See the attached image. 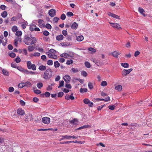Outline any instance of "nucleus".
I'll return each instance as SVG.
<instances>
[{"label":"nucleus","mask_w":152,"mask_h":152,"mask_svg":"<svg viewBox=\"0 0 152 152\" xmlns=\"http://www.w3.org/2000/svg\"><path fill=\"white\" fill-rule=\"evenodd\" d=\"M62 137H63L64 139H69L71 138H72L73 139H77V137L76 136H73L66 135H63L62 136Z\"/></svg>","instance_id":"9b49d317"},{"label":"nucleus","mask_w":152,"mask_h":152,"mask_svg":"<svg viewBox=\"0 0 152 152\" xmlns=\"http://www.w3.org/2000/svg\"><path fill=\"white\" fill-rule=\"evenodd\" d=\"M81 74L83 76L85 77L87 76L88 75L87 73L84 71H83L82 72Z\"/></svg>","instance_id":"09e8293b"},{"label":"nucleus","mask_w":152,"mask_h":152,"mask_svg":"<svg viewBox=\"0 0 152 152\" xmlns=\"http://www.w3.org/2000/svg\"><path fill=\"white\" fill-rule=\"evenodd\" d=\"M121 54V52H118L117 51H115L113 52L112 53V55L114 57L117 58L118 55Z\"/></svg>","instance_id":"a211bd4d"},{"label":"nucleus","mask_w":152,"mask_h":152,"mask_svg":"<svg viewBox=\"0 0 152 152\" xmlns=\"http://www.w3.org/2000/svg\"><path fill=\"white\" fill-rule=\"evenodd\" d=\"M52 75L51 69L49 68L45 70L44 73L43 78L44 79L48 80L50 79Z\"/></svg>","instance_id":"f03ea898"},{"label":"nucleus","mask_w":152,"mask_h":152,"mask_svg":"<svg viewBox=\"0 0 152 152\" xmlns=\"http://www.w3.org/2000/svg\"><path fill=\"white\" fill-rule=\"evenodd\" d=\"M1 42L4 46H5L7 44V39L3 37L2 39H1Z\"/></svg>","instance_id":"5701e85b"},{"label":"nucleus","mask_w":152,"mask_h":152,"mask_svg":"<svg viewBox=\"0 0 152 152\" xmlns=\"http://www.w3.org/2000/svg\"><path fill=\"white\" fill-rule=\"evenodd\" d=\"M38 69L40 71H45L46 69V66L42 65L40 66Z\"/></svg>","instance_id":"b1692460"},{"label":"nucleus","mask_w":152,"mask_h":152,"mask_svg":"<svg viewBox=\"0 0 152 152\" xmlns=\"http://www.w3.org/2000/svg\"><path fill=\"white\" fill-rule=\"evenodd\" d=\"M138 10L139 12L144 17L146 16V15L144 13V12H145V11L141 7H139Z\"/></svg>","instance_id":"6ab92c4d"},{"label":"nucleus","mask_w":152,"mask_h":152,"mask_svg":"<svg viewBox=\"0 0 152 152\" xmlns=\"http://www.w3.org/2000/svg\"><path fill=\"white\" fill-rule=\"evenodd\" d=\"M40 56V53L38 52H35L33 54H31L30 56H34L39 57Z\"/></svg>","instance_id":"473e14b6"},{"label":"nucleus","mask_w":152,"mask_h":152,"mask_svg":"<svg viewBox=\"0 0 152 152\" xmlns=\"http://www.w3.org/2000/svg\"><path fill=\"white\" fill-rule=\"evenodd\" d=\"M115 106L114 105H110L108 106L109 108L111 110H113L115 108Z\"/></svg>","instance_id":"bf43d9fd"},{"label":"nucleus","mask_w":152,"mask_h":152,"mask_svg":"<svg viewBox=\"0 0 152 152\" xmlns=\"http://www.w3.org/2000/svg\"><path fill=\"white\" fill-rule=\"evenodd\" d=\"M49 34V32L47 31H45L43 32V34L45 36H48Z\"/></svg>","instance_id":"603ef678"},{"label":"nucleus","mask_w":152,"mask_h":152,"mask_svg":"<svg viewBox=\"0 0 152 152\" xmlns=\"http://www.w3.org/2000/svg\"><path fill=\"white\" fill-rule=\"evenodd\" d=\"M9 56L11 57L14 58L15 57L16 54L14 53H10Z\"/></svg>","instance_id":"052dcab7"},{"label":"nucleus","mask_w":152,"mask_h":152,"mask_svg":"<svg viewBox=\"0 0 152 152\" xmlns=\"http://www.w3.org/2000/svg\"><path fill=\"white\" fill-rule=\"evenodd\" d=\"M63 38L64 36L62 34H60L58 35L56 37V39L58 41L63 40Z\"/></svg>","instance_id":"4be33fe9"},{"label":"nucleus","mask_w":152,"mask_h":152,"mask_svg":"<svg viewBox=\"0 0 152 152\" xmlns=\"http://www.w3.org/2000/svg\"><path fill=\"white\" fill-rule=\"evenodd\" d=\"M45 27L48 29H50L51 28L52 26L50 24L48 23L45 25Z\"/></svg>","instance_id":"8fccbe9b"},{"label":"nucleus","mask_w":152,"mask_h":152,"mask_svg":"<svg viewBox=\"0 0 152 152\" xmlns=\"http://www.w3.org/2000/svg\"><path fill=\"white\" fill-rule=\"evenodd\" d=\"M8 13L6 11H4L1 13V16L3 18H6L7 15Z\"/></svg>","instance_id":"a878e982"},{"label":"nucleus","mask_w":152,"mask_h":152,"mask_svg":"<svg viewBox=\"0 0 152 152\" xmlns=\"http://www.w3.org/2000/svg\"><path fill=\"white\" fill-rule=\"evenodd\" d=\"M66 15L68 17H70L71 16H73L74 15L72 12H69L67 13Z\"/></svg>","instance_id":"a18cd8bd"},{"label":"nucleus","mask_w":152,"mask_h":152,"mask_svg":"<svg viewBox=\"0 0 152 152\" xmlns=\"http://www.w3.org/2000/svg\"><path fill=\"white\" fill-rule=\"evenodd\" d=\"M72 71L74 73L77 72H78V69L77 68H73L72 69Z\"/></svg>","instance_id":"5fc2aeb1"},{"label":"nucleus","mask_w":152,"mask_h":152,"mask_svg":"<svg viewBox=\"0 0 152 152\" xmlns=\"http://www.w3.org/2000/svg\"><path fill=\"white\" fill-rule=\"evenodd\" d=\"M48 13L50 17H53L56 14V11L54 9H52L49 11Z\"/></svg>","instance_id":"1a4fd4ad"},{"label":"nucleus","mask_w":152,"mask_h":152,"mask_svg":"<svg viewBox=\"0 0 152 152\" xmlns=\"http://www.w3.org/2000/svg\"><path fill=\"white\" fill-rule=\"evenodd\" d=\"M133 69L130 68L129 69H124L122 71V75L123 76H125L129 74L132 70Z\"/></svg>","instance_id":"39448f33"},{"label":"nucleus","mask_w":152,"mask_h":152,"mask_svg":"<svg viewBox=\"0 0 152 152\" xmlns=\"http://www.w3.org/2000/svg\"><path fill=\"white\" fill-rule=\"evenodd\" d=\"M65 87H66L67 88H68L69 89H70L72 88L71 86V85L69 84H66Z\"/></svg>","instance_id":"774afa93"},{"label":"nucleus","mask_w":152,"mask_h":152,"mask_svg":"<svg viewBox=\"0 0 152 152\" xmlns=\"http://www.w3.org/2000/svg\"><path fill=\"white\" fill-rule=\"evenodd\" d=\"M121 65L125 68H128L129 66V64L126 63H122L121 64Z\"/></svg>","instance_id":"393cba45"},{"label":"nucleus","mask_w":152,"mask_h":152,"mask_svg":"<svg viewBox=\"0 0 152 152\" xmlns=\"http://www.w3.org/2000/svg\"><path fill=\"white\" fill-rule=\"evenodd\" d=\"M88 50L91 52L92 53H94L96 52V50L92 48H88Z\"/></svg>","instance_id":"2f4dec72"},{"label":"nucleus","mask_w":152,"mask_h":152,"mask_svg":"<svg viewBox=\"0 0 152 152\" xmlns=\"http://www.w3.org/2000/svg\"><path fill=\"white\" fill-rule=\"evenodd\" d=\"M17 113L18 114L21 115H23L25 114V112L24 110L21 108L18 109L17 110Z\"/></svg>","instance_id":"ddd939ff"},{"label":"nucleus","mask_w":152,"mask_h":152,"mask_svg":"<svg viewBox=\"0 0 152 152\" xmlns=\"http://www.w3.org/2000/svg\"><path fill=\"white\" fill-rule=\"evenodd\" d=\"M32 86L31 83L27 81L25 83H19L18 85L19 88H22L25 86L27 87H30Z\"/></svg>","instance_id":"7ed1b4c3"},{"label":"nucleus","mask_w":152,"mask_h":152,"mask_svg":"<svg viewBox=\"0 0 152 152\" xmlns=\"http://www.w3.org/2000/svg\"><path fill=\"white\" fill-rule=\"evenodd\" d=\"M20 103L22 106H23L25 105V102L23 100H21L20 101Z\"/></svg>","instance_id":"338daca9"},{"label":"nucleus","mask_w":152,"mask_h":152,"mask_svg":"<svg viewBox=\"0 0 152 152\" xmlns=\"http://www.w3.org/2000/svg\"><path fill=\"white\" fill-rule=\"evenodd\" d=\"M78 26V24L76 22H74L72 23L71 26V28L72 29H76Z\"/></svg>","instance_id":"dca6fc26"},{"label":"nucleus","mask_w":152,"mask_h":152,"mask_svg":"<svg viewBox=\"0 0 152 152\" xmlns=\"http://www.w3.org/2000/svg\"><path fill=\"white\" fill-rule=\"evenodd\" d=\"M48 57L50 58H53L54 59H56L57 58V56L55 54L52 55V56Z\"/></svg>","instance_id":"de8ad7c7"},{"label":"nucleus","mask_w":152,"mask_h":152,"mask_svg":"<svg viewBox=\"0 0 152 152\" xmlns=\"http://www.w3.org/2000/svg\"><path fill=\"white\" fill-rule=\"evenodd\" d=\"M73 61L72 59H69L66 62V64L68 65H70L73 63Z\"/></svg>","instance_id":"49530a36"},{"label":"nucleus","mask_w":152,"mask_h":152,"mask_svg":"<svg viewBox=\"0 0 152 152\" xmlns=\"http://www.w3.org/2000/svg\"><path fill=\"white\" fill-rule=\"evenodd\" d=\"M6 8V7L4 5H2L0 6V9L2 10H5Z\"/></svg>","instance_id":"69168bd1"},{"label":"nucleus","mask_w":152,"mask_h":152,"mask_svg":"<svg viewBox=\"0 0 152 152\" xmlns=\"http://www.w3.org/2000/svg\"><path fill=\"white\" fill-rule=\"evenodd\" d=\"M88 90L86 88H81L80 89V92L81 93H83L84 92H86Z\"/></svg>","instance_id":"f704fd0d"},{"label":"nucleus","mask_w":152,"mask_h":152,"mask_svg":"<svg viewBox=\"0 0 152 152\" xmlns=\"http://www.w3.org/2000/svg\"><path fill=\"white\" fill-rule=\"evenodd\" d=\"M110 23L111 24L112 26L114 28H116L118 29L121 28L120 25L117 23H113L110 22Z\"/></svg>","instance_id":"2eb2a0df"},{"label":"nucleus","mask_w":152,"mask_h":152,"mask_svg":"<svg viewBox=\"0 0 152 152\" xmlns=\"http://www.w3.org/2000/svg\"><path fill=\"white\" fill-rule=\"evenodd\" d=\"M2 72L3 74L4 75L8 76L9 75V72L7 71L6 70L3 69L2 70Z\"/></svg>","instance_id":"7c9ffc66"},{"label":"nucleus","mask_w":152,"mask_h":152,"mask_svg":"<svg viewBox=\"0 0 152 152\" xmlns=\"http://www.w3.org/2000/svg\"><path fill=\"white\" fill-rule=\"evenodd\" d=\"M56 51L53 49H51L48 51L46 53V54L48 55V56H52V55L56 53Z\"/></svg>","instance_id":"6e6552de"},{"label":"nucleus","mask_w":152,"mask_h":152,"mask_svg":"<svg viewBox=\"0 0 152 152\" xmlns=\"http://www.w3.org/2000/svg\"><path fill=\"white\" fill-rule=\"evenodd\" d=\"M44 94L45 97H49L50 95V93L48 92H45Z\"/></svg>","instance_id":"4d7b16f0"},{"label":"nucleus","mask_w":152,"mask_h":152,"mask_svg":"<svg viewBox=\"0 0 152 152\" xmlns=\"http://www.w3.org/2000/svg\"><path fill=\"white\" fill-rule=\"evenodd\" d=\"M88 87L90 89H92L93 88V86L92 83L91 82H89L88 84Z\"/></svg>","instance_id":"ea45409f"},{"label":"nucleus","mask_w":152,"mask_h":152,"mask_svg":"<svg viewBox=\"0 0 152 152\" xmlns=\"http://www.w3.org/2000/svg\"><path fill=\"white\" fill-rule=\"evenodd\" d=\"M69 122L70 124L74 125L77 124V123L78 122V121L77 118H74L72 120L70 121Z\"/></svg>","instance_id":"4468645a"},{"label":"nucleus","mask_w":152,"mask_h":152,"mask_svg":"<svg viewBox=\"0 0 152 152\" xmlns=\"http://www.w3.org/2000/svg\"><path fill=\"white\" fill-rule=\"evenodd\" d=\"M64 84V82L63 81H61L60 82L59 86L58 87V88H60L61 87L63 86Z\"/></svg>","instance_id":"c03bdc74"},{"label":"nucleus","mask_w":152,"mask_h":152,"mask_svg":"<svg viewBox=\"0 0 152 152\" xmlns=\"http://www.w3.org/2000/svg\"><path fill=\"white\" fill-rule=\"evenodd\" d=\"M122 86L120 85H118L115 87V90L118 91H120L122 89Z\"/></svg>","instance_id":"c756f323"},{"label":"nucleus","mask_w":152,"mask_h":152,"mask_svg":"<svg viewBox=\"0 0 152 152\" xmlns=\"http://www.w3.org/2000/svg\"><path fill=\"white\" fill-rule=\"evenodd\" d=\"M39 26L40 28L45 27V22L42 20L39 19L38 20Z\"/></svg>","instance_id":"9d476101"},{"label":"nucleus","mask_w":152,"mask_h":152,"mask_svg":"<svg viewBox=\"0 0 152 152\" xmlns=\"http://www.w3.org/2000/svg\"><path fill=\"white\" fill-rule=\"evenodd\" d=\"M91 102L87 98L85 99H83V102L86 104H88V103Z\"/></svg>","instance_id":"c9c22d12"},{"label":"nucleus","mask_w":152,"mask_h":152,"mask_svg":"<svg viewBox=\"0 0 152 152\" xmlns=\"http://www.w3.org/2000/svg\"><path fill=\"white\" fill-rule=\"evenodd\" d=\"M14 90V88L12 87H10L9 88L8 91L10 92H12Z\"/></svg>","instance_id":"e2e57ef3"},{"label":"nucleus","mask_w":152,"mask_h":152,"mask_svg":"<svg viewBox=\"0 0 152 152\" xmlns=\"http://www.w3.org/2000/svg\"><path fill=\"white\" fill-rule=\"evenodd\" d=\"M84 39V37L83 36H80L77 37L76 39L77 41L79 42L82 41Z\"/></svg>","instance_id":"bb28decb"},{"label":"nucleus","mask_w":152,"mask_h":152,"mask_svg":"<svg viewBox=\"0 0 152 152\" xmlns=\"http://www.w3.org/2000/svg\"><path fill=\"white\" fill-rule=\"evenodd\" d=\"M43 86V84L41 82H39L37 83V87L39 88H41Z\"/></svg>","instance_id":"58836bf2"},{"label":"nucleus","mask_w":152,"mask_h":152,"mask_svg":"<svg viewBox=\"0 0 152 152\" xmlns=\"http://www.w3.org/2000/svg\"><path fill=\"white\" fill-rule=\"evenodd\" d=\"M22 33L21 31H17L16 32V33H15V35L17 36L20 37L22 35Z\"/></svg>","instance_id":"e433bc0d"},{"label":"nucleus","mask_w":152,"mask_h":152,"mask_svg":"<svg viewBox=\"0 0 152 152\" xmlns=\"http://www.w3.org/2000/svg\"><path fill=\"white\" fill-rule=\"evenodd\" d=\"M64 94L63 92H59L58 94V96L59 97H61L63 96Z\"/></svg>","instance_id":"3c124183"},{"label":"nucleus","mask_w":152,"mask_h":152,"mask_svg":"<svg viewBox=\"0 0 152 152\" xmlns=\"http://www.w3.org/2000/svg\"><path fill=\"white\" fill-rule=\"evenodd\" d=\"M47 64L49 66L52 65L53 64V61L51 60H48L47 62Z\"/></svg>","instance_id":"79ce46f5"},{"label":"nucleus","mask_w":152,"mask_h":152,"mask_svg":"<svg viewBox=\"0 0 152 152\" xmlns=\"http://www.w3.org/2000/svg\"><path fill=\"white\" fill-rule=\"evenodd\" d=\"M34 49V48L33 46H29L28 48V50L29 52L33 51Z\"/></svg>","instance_id":"c85d7f7f"},{"label":"nucleus","mask_w":152,"mask_h":152,"mask_svg":"<svg viewBox=\"0 0 152 152\" xmlns=\"http://www.w3.org/2000/svg\"><path fill=\"white\" fill-rule=\"evenodd\" d=\"M54 65L56 68H57L59 66L60 64L58 61H56L54 62Z\"/></svg>","instance_id":"cd10ccee"},{"label":"nucleus","mask_w":152,"mask_h":152,"mask_svg":"<svg viewBox=\"0 0 152 152\" xmlns=\"http://www.w3.org/2000/svg\"><path fill=\"white\" fill-rule=\"evenodd\" d=\"M34 92L35 93L37 94H40L41 93V92L40 90L37 89L36 90H34Z\"/></svg>","instance_id":"6e6d98bb"},{"label":"nucleus","mask_w":152,"mask_h":152,"mask_svg":"<svg viewBox=\"0 0 152 152\" xmlns=\"http://www.w3.org/2000/svg\"><path fill=\"white\" fill-rule=\"evenodd\" d=\"M85 65L87 68H90L91 67L90 64L88 61H86L85 62Z\"/></svg>","instance_id":"4c0bfd02"},{"label":"nucleus","mask_w":152,"mask_h":152,"mask_svg":"<svg viewBox=\"0 0 152 152\" xmlns=\"http://www.w3.org/2000/svg\"><path fill=\"white\" fill-rule=\"evenodd\" d=\"M32 116V114L30 113H29L26 115L25 118L27 119L26 120L28 121H29L31 120V117Z\"/></svg>","instance_id":"aec40b11"},{"label":"nucleus","mask_w":152,"mask_h":152,"mask_svg":"<svg viewBox=\"0 0 152 152\" xmlns=\"http://www.w3.org/2000/svg\"><path fill=\"white\" fill-rule=\"evenodd\" d=\"M60 56L66 58H70L73 57V55H70L66 53H64L61 54L60 55Z\"/></svg>","instance_id":"0eeeda50"},{"label":"nucleus","mask_w":152,"mask_h":152,"mask_svg":"<svg viewBox=\"0 0 152 152\" xmlns=\"http://www.w3.org/2000/svg\"><path fill=\"white\" fill-rule=\"evenodd\" d=\"M15 61L17 63H19L21 61V59L19 56H17L15 59Z\"/></svg>","instance_id":"a19ab883"},{"label":"nucleus","mask_w":152,"mask_h":152,"mask_svg":"<svg viewBox=\"0 0 152 152\" xmlns=\"http://www.w3.org/2000/svg\"><path fill=\"white\" fill-rule=\"evenodd\" d=\"M27 66L28 69H32L33 70H35L36 68L35 64H31V63L30 61H28L27 62Z\"/></svg>","instance_id":"20e7f679"},{"label":"nucleus","mask_w":152,"mask_h":152,"mask_svg":"<svg viewBox=\"0 0 152 152\" xmlns=\"http://www.w3.org/2000/svg\"><path fill=\"white\" fill-rule=\"evenodd\" d=\"M140 54V52L138 50H136L134 53V56L135 57H137Z\"/></svg>","instance_id":"0e129e2a"},{"label":"nucleus","mask_w":152,"mask_h":152,"mask_svg":"<svg viewBox=\"0 0 152 152\" xmlns=\"http://www.w3.org/2000/svg\"><path fill=\"white\" fill-rule=\"evenodd\" d=\"M18 18L17 16H14L11 18V20L12 21H14L17 20Z\"/></svg>","instance_id":"864d4df0"},{"label":"nucleus","mask_w":152,"mask_h":152,"mask_svg":"<svg viewBox=\"0 0 152 152\" xmlns=\"http://www.w3.org/2000/svg\"><path fill=\"white\" fill-rule=\"evenodd\" d=\"M107 85V82L106 81H103L101 84V85L102 86H105Z\"/></svg>","instance_id":"37998d69"},{"label":"nucleus","mask_w":152,"mask_h":152,"mask_svg":"<svg viewBox=\"0 0 152 152\" xmlns=\"http://www.w3.org/2000/svg\"><path fill=\"white\" fill-rule=\"evenodd\" d=\"M42 122L46 124H48L50 122V118L47 117H44L42 119Z\"/></svg>","instance_id":"423d86ee"},{"label":"nucleus","mask_w":152,"mask_h":152,"mask_svg":"<svg viewBox=\"0 0 152 152\" xmlns=\"http://www.w3.org/2000/svg\"><path fill=\"white\" fill-rule=\"evenodd\" d=\"M91 126L89 125H84L82 126H81L78 128H77V130H80L81 129H86L88 128L91 127Z\"/></svg>","instance_id":"f3484780"},{"label":"nucleus","mask_w":152,"mask_h":152,"mask_svg":"<svg viewBox=\"0 0 152 152\" xmlns=\"http://www.w3.org/2000/svg\"><path fill=\"white\" fill-rule=\"evenodd\" d=\"M18 30V28L17 26H13L12 28V30L13 32H16Z\"/></svg>","instance_id":"72a5a7b5"},{"label":"nucleus","mask_w":152,"mask_h":152,"mask_svg":"<svg viewBox=\"0 0 152 152\" xmlns=\"http://www.w3.org/2000/svg\"><path fill=\"white\" fill-rule=\"evenodd\" d=\"M102 100L104 101L105 102H107L110 100V99L109 96H108L105 99H102Z\"/></svg>","instance_id":"680f3d73"},{"label":"nucleus","mask_w":152,"mask_h":152,"mask_svg":"<svg viewBox=\"0 0 152 152\" xmlns=\"http://www.w3.org/2000/svg\"><path fill=\"white\" fill-rule=\"evenodd\" d=\"M23 42L26 45H30L36 43L37 39L35 37L26 36L24 37Z\"/></svg>","instance_id":"f257e3e1"},{"label":"nucleus","mask_w":152,"mask_h":152,"mask_svg":"<svg viewBox=\"0 0 152 152\" xmlns=\"http://www.w3.org/2000/svg\"><path fill=\"white\" fill-rule=\"evenodd\" d=\"M66 18V15L64 14H62L61 16V19L62 20H65Z\"/></svg>","instance_id":"13d9d810"},{"label":"nucleus","mask_w":152,"mask_h":152,"mask_svg":"<svg viewBox=\"0 0 152 152\" xmlns=\"http://www.w3.org/2000/svg\"><path fill=\"white\" fill-rule=\"evenodd\" d=\"M92 61L95 64L98 66H100L102 65V63L100 61H97L95 59H93L92 60Z\"/></svg>","instance_id":"412c9836"},{"label":"nucleus","mask_w":152,"mask_h":152,"mask_svg":"<svg viewBox=\"0 0 152 152\" xmlns=\"http://www.w3.org/2000/svg\"><path fill=\"white\" fill-rule=\"evenodd\" d=\"M64 79L66 83H69L71 80V77L69 75H66L64 77Z\"/></svg>","instance_id":"f8f14e48"}]
</instances>
